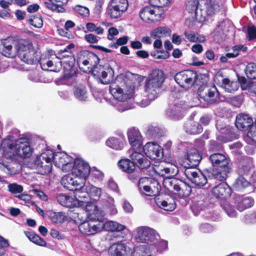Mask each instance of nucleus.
Returning <instances> with one entry per match:
<instances>
[{
    "label": "nucleus",
    "instance_id": "f257e3e1",
    "mask_svg": "<svg viewBox=\"0 0 256 256\" xmlns=\"http://www.w3.org/2000/svg\"><path fill=\"white\" fill-rule=\"evenodd\" d=\"M99 61L98 56L92 52H84L78 58V63L80 69L87 72L92 71L94 76L103 84L110 82L114 74L112 69L108 66L97 65Z\"/></svg>",
    "mask_w": 256,
    "mask_h": 256
},
{
    "label": "nucleus",
    "instance_id": "f03ea898",
    "mask_svg": "<svg viewBox=\"0 0 256 256\" xmlns=\"http://www.w3.org/2000/svg\"><path fill=\"white\" fill-rule=\"evenodd\" d=\"M138 78V75L130 72L118 75L110 86V93L119 102H128L133 98Z\"/></svg>",
    "mask_w": 256,
    "mask_h": 256
},
{
    "label": "nucleus",
    "instance_id": "7ed1b4c3",
    "mask_svg": "<svg viewBox=\"0 0 256 256\" xmlns=\"http://www.w3.org/2000/svg\"><path fill=\"white\" fill-rule=\"evenodd\" d=\"M164 80V74L162 70L158 69L152 70L145 85V93L147 98L142 100L141 106H146L158 96Z\"/></svg>",
    "mask_w": 256,
    "mask_h": 256
},
{
    "label": "nucleus",
    "instance_id": "20e7f679",
    "mask_svg": "<svg viewBox=\"0 0 256 256\" xmlns=\"http://www.w3.org/2000/svg\"><path fill=\"white\" fill-rule=\"evenodd\" d=\"M209 159L213 166L211 171L212 178L220 181L225 180L230 172V168L228 166V158L223 154L216 153L212 154Z\"/></svg>",
    "mask_w": 256,
    "mask_h": 256
},
{
    "label": "nucleus",
    "instance_id": "39448f33",
    "mask_svg": "<svg viewBox=\"0 0 256 256\" xmlns=\"http://www.w3.org/2000/svg\"><path fill=\"white\" fill-rule=\"evenodd\" d=\"M54 162V151L46 149L37 155L34 161V166L38 172L42 174L50 173L52 170Z\"/></svg>",
    "mask_w": 256,
    "mask_h": 256
},
{
    "label": "nucleus",
    "instance_id": "423d86ee",
    "mask_svg": "<svg viewBox=\"0 0 256 256\" xmlns=\"http://www.w3.org/2000/svg\"><path fill=\"white\" fill-rule=\"evenodd\" d=\"M164 188L174 192L180 197L188 196L192 191L191 188L184 182L174 178L168 177L163 180Z\"/></svg>",
    "mask_w": 256,
    "mask_h": 256
},
{
    "label": "nucleus",
    "instance_id": "0eeeda50",
    "mask_svg": "<svg viewBox=\"0 0 256 256\" xmlns=\"http://www.w3.org/2000/svg\"><path fill=\"white\" fill-rule=\"evenodd\" d=\"M18 56L20 59L28 64H33L38 60L39 55L33 48L32 43L25 40H20Z\"/></svg>",
    "mask_w": 256,
    "mask_h": 256
},
{
    "label": "nucleus",
    "instance_id": "6e6552de",
    "mask_svg": "<svg viewBox=\"0 0 256 256\" xmlns=\"http://www.w3.org/2000/svg\"><path fill=\"white\" fill-rule=\"evenodd\" d=\"M186 10L194 14L200 21H204L208 16V4L207 0H191L186 4Z\"/></svg>",
    "mask_w": 256,
    "mask_h": 256
},
{
    "label": "nucleus",
    "instance_id": "1a4fd4ad",
    "mask_svg": "<svg viewBox=\"0 0 256 256\" xmlns=\"http://www.w3.org/2000/svg\"><path fill=\"white\" fill-rule=\"evenodd\" d=\"M134 237L137 242L142 243L156 242L160 240V235L157 232L146 226L137 228L134 231Z\"/></svg>",
    "mask_w": 256,
    "mask_h": 256
},
{
    "label": "nucleus",
    "instance_id": "9d476101",
    "mask_svg": "<svg viewBox=\"0 0 256 256\" xmlns=\"http://www.w3.org/2000/svg\"><path fill=\"white\" fill-rule=\"evenodd\" d=\"M206 78L205 75L198 76L197 74L192 70H188L177 73L175 76L176 82L182 88L188 89L194 86L198 79Z\"/></svg>",
    "mask_w": 256,
    "mask_h": 256
},
{
    "label": "nucleus",
    "instance_id": "9b49d317",
    "mask_svg": "<svg viewBox=\"0 0 256 256\" xmlns=\"http://www.w3.org/2000/svg\"><path fill=\"white\" fill-rule=\"evenodd\" d=\"M70 170L72 175L78 178L85 185L86 180L90 172L88 164L82 158H76L73 162Z\"/></svg>",
    "mask_w": 256,
    "mask_h": 256
},
{
    "label": "nucleus",
    "instance_id": "f8f14e48",
    "mask_svg": "<svg viewBox=\"0 0 256 256\" xmlns=\"http://www.w3.org/2000/svg\"><path fill=\"white\" fill-rule=\"evenodd\" d=\"M138 188L140 192L146 196H156L160 192V186L152 178H142L139 180Z\"/></svg>",
    "mask_w": 256,
    "mask_h": 256
},
{
    "label": "nucleus",
    "instance_id": "ddd939ff",
    "mask_svg": "<svg viewBox=\"0 0 256 256\" xmlns=\"http://www.w3.org/2000/svg\"><path fill=\"white\" fill-rule=\"evenodd\" d=\"M62 186L66 188L74 191V195L78 198H84L85 195L81 196L82 189L84 188V184L80 182L78 178L72 174L64 176L61 180Z\"/></svg>",
    "mask_w": 256,
    "mask_h": 256
},
{
    "label": "nucleus",
    "instance_id": "4468645a",
    "mask_svg": "<svg viewBox=\"0 0 256 256\" xmlns=\"http://www.w3.org/2000/svg\"><path fill=\"white\" fill-rule=\"evenodd\" d=\"M128 6V0H110L106 10L108 15L112 19L120 18Z\"/></svg>",
    "mask_w": 256,
    "mask_h": 256
},
{
    "label": "nucleus",
    "instance_id": "2eb2a0df",
    "mask_svg": "<svg viewBox=\"0 0 256 256\" xmlns=\"http://www.w3.org/2000/svg\"><path fill=\"white\" fill-rule=\"evenodd\" d=\"M74 48V44H70L64 49L60 50L56 56V60H61L59 62L62 64V66H63L64 68H66L70 70L74 66V58L72 52V49Z\"/></svg>",
    "mask_w": 256,
    "mask_h": 256
},
{
    "label": "nucleus",
    "instance_id": "dca6fc26",
    "mask_svg": "<svg viewBox=\"0 0 256 256\" xmlns=\"http://www.w3.org/2000/svg\"><path fill=\"white\" fill-rule=\"evenodd\" d=\"M74 158L64 152H54V162L64 172H70L73 166Z\"/></svg>",
    "mask_w": 256,
    "mask_h": 256
},
{
    "label": "nucleus",
    "instance_id": "f3484780",
    "mask_svg": "<svg viewBox=\"0 0 256 256\" xmlns=\"http://www.w3.org/2000/svg\"><path fill=\"white\" fill-rule=\"evenodd\" d=\"M20 40H16L12 38H8L2 40L1 53L8 58H14L18 54L19 49Z\"/></svg>",
    "mask_w": 256,
    "mask_h": 256
},
{
    "label": "nucleus",
    "instance_id": "a211bd4d",
    "mask_svg": "<svg viewBox=\"0 0 256 256\" xmlns=\"http://www.w3.org/2000/svg\"><path fill=\"white\" fill-rule=\"evenodd\" d=\"M82 206H84L86 216L90 220L97 222L103 221L102 212L94 202H84V204Z\"/></svg>",
    "mask_w": 256,
    "mask_h": 256
},
{
    "label": "nucleus",
    "instance_id": "6ab92c4d",
    "mask_svg": "<svg viewBox=\"0 0 256 256\" xmlns=\"http://www.w3.org/2000/svg\"><path fill=\"white\" fill-rule=\"evenodd\" d=\"M184 172L186 178L196 186H202L207 183L206 177L194 168H186Z\"/></svg>",
    "mask_w": 256,
    "mask_h": 256
},
{
    "label": "nucleus",
    "instance_id": "aec40b11",
    "mask_svg": "<svg viewBox=\"0 0 256 256\" xmlns=\"http://www.w3.org/2000/svg\"><path fill=\"white\" fill-rule=\"evenodd\" d=\"M144 153L152 160H159L162 156V149L157 143L154 142H148L143 147Z\"/></svg>",
    "mask_w": 256,
    "mask_h": 256
},
{
    "label": "nucleus",
    "instance_id": "412c9836",
    "mask_svg": "<svg viewBox=\"0 0 256 256\" xmlns=\"http://www.w3.org/2000/svg\"><path fill=\"white\" fill-rule=\"evenodd\" d=\"M140 150L137 149L130 150L129 152L131 153L130 156L135 166H136L140 168H146L150 166V162Z\"/></svg>",
    "mask_w": 256,
    "mask_h": 256
},
{
    "label": "nucleus",
    "instance_id": "4be33fe9",
    "mask_svg": "<svg viewBox=\"0 0 256 256\" xmlns=\"http://www.w3.org/2000/svg\"><path fill=\"white\" fill-rule=\"evenodd\" d=\"M101 222L95 221H84L78 226L80 232L86 234H94L102 230Z\"/></svg>",
    "mask_w": 256,
    "mask_h": 256
},
{
    "label": "nucleus",
    "instance_id": "5701e85b",
    "mask_svg": "<svg viewBox=\"0 0 256 256\" xmlns=\"http://www.w3.org/2000/svg\"><path fill=\"white\" fill-rule=\"evenodd\" d=\"M78 198V196L73 198L62 194L56 197L58 202L66 207H79L84 206V202Z\"/></svg>",
    "mask_w": 256,
    "mask_h": 256
},
{
    "label": "nucleus",
    "instance_id": "b1692460",
    "mask_svg": "<svg viewBox=\"0 0 256 256\" xmlns=\"http://www.w3.org/2000/svg\"><path fill=\"white\" fill-rule=\"evenodd\" d=\"M128 137L130 144L133 150L142 149V136L138 130L135 128H132L128 131Z\"/></svg>",
    "mask_w": 256,
    "mask_h": 256
},
{
    "label": "nucleus",
    "instance_id": "393cba45",
    "mask_svg": "<svg viewBox=\"0 0 256 256\" xmlns=\"http://www.w3.org/2000/svg\"><path fill=\"white\" fill-rule=\"evenodd\" d=\"M212 192L217 198H226L230 196L232 190L226 183L222 182L216 186Z\"/></svg>",
    "mask_w": 256,
    "mask_h": 256
},
{
    "label": "nucleus",
    "instance_id": "a878e982",
    "mask_svg": "<svg viewBox=\"0 0 256 256\" xmlns=\"http://www.w3.org/2000/svg\"><path fill=\"white\" fill-rule=\"evenodd\" d=\"M202 156L194 148L190 149L188 151L185 160L188 166H184L186 168H194L198 164Z\"/></svg>",
    "mask_w": 256,
    "mask_h": 256
},
{
    "label": "nucleus",
    "instance_id": "bb28decb",
    "mask_svg": "<svg viewBox=\"0 0 256 256\" xmlns=\"http://www.w3.org/2000/svg\"><path fill=\"white\" fill-rule=\"evenodd\" d=\"M164 164L161 162L154 166V170L158 176H164L166 174L174 175L178 172V168L176 166L170 165L167 167L164 166Z\"/></svg>",
    "mask_w": 256,
    "mask_h": 256
},
{
    "label": "nucleus",
    "instance_id": "cd10ccee",
    "mask_svg": "<svg viewBox=\"0 0 256 256\" xmlns=\"http://www.w3.org/2000/svg\"><path fill=\"white\" fill-rule=\"evenodd\" d=\"M40 64L43 70L52 72L59 71L62 66V64L59 62L58 60L56 59V57L52 58V60L49 58L42 60Z\"/></svg>",
    "mask_w": 256,
    "mask_h": 256
},
{
    "label": "nucleus",
    "instance_id": "c85d7f7f",
    "mask_svg": "<svg viewBox=\"0 0 256 256\" xmlns=\"http://www.w3.org/2000/svg\"><path fill=\"white\" fill-rule=\"evenodd\" d=\"M235 124L238 130H242L253 125L252 120L248 115L240 114L236 116Z\"/></svg>",
    "mask_w": 256,
    "mask_h": 256
},
{
    "label": "nucleus",
    "instance_id": "c756f323",
    "mask_svg": "<svg viewBox=\"0 0 256 256\" xmlns=\"http://www.w3.org/2000/svg\"><path fill=\"white\" fill-rule=\"evenodd\" d=\"M140 16L144 22H151L157 20L158 16L152 6H146L140 12Z\"/></svg>",
    "mask_w": 256,
    "mask_h": 256
},
{
    "label": "nucleus",
    "instance_id": "7c9ffc66",
    "mask_svg": "<svg viewBox=\"0 0 256 256\" xmlns=\"http://www.w3.org/2000/svg\"><path fill=\"white\" fill-rule=\"evenodd\" d=\"M184 130L188 134L196 135L202 132L203 128L200 122L190 121L184 124Z\"/></svg>",
    "mask_w": 256,
    "mask_h": 256
},
{
    "label": "nucleus",
    "instance_id": "2f4dec72",
    "mask_svg": "<svg viewBox=\"0 0 256 256\" xmlns=\"http://www.w3.org/2000/svg\"><path fill=\"white\" fill-rule=\"evenodd\" d=\"M184 109L182 104H175L167 110L166 114L172 119L178 120L183 116Z\"/></svg>",
    "mask_w": 256,
    "mask_h": 256
},
{
    "label": "nucleus",
    "instance_id": "473e14b6",
    "mask_svg": "<svg viewBox=\"0 0 256 256\" xmlns=\"http://www.w3.org/2000/svg\"><path fill=\"white\" fill-rule=\"evenodd\" d=\"M73 93L75 98L79 101L86 102L88 100V92L86 87L83 85L74 86Z\"/></svg>",
    "mask_w": 256,
    "mask_h": 256
},
{
    "label": "nucleus",
    "instance_id": "72a5a7b5",
    "mask_svg": "<svg viewBox=\"0 0 256 256\" xmlns=\"http://www.w3.org/2000/svg\"><path fill=\"white\" fill-rule=\"evenodd\" d=\"M64 76L62 80L64 84L72 86L76 83V70L74 66L70 68H64Z\"/></svg>",
    "mask_w": 256,
    "mask_h": 256
},
{
    "label": "nucleus",
    "instance_id": "f704fd0d",
    "mask_svg": "<svg viewBox=\"0 0 256 256\" xmlns=\"http://www.w3.org/2000/svg\"><path fill=\"white\" fill-rule=\"evenodd\" d=\"M101 224L102 230L104 229L110 232H121L126 228L125 226L112 220L108 221L104 223L102 221Z\"/></svg>",
    "mask_w": 256,
    "mask_h": 256
},
{
    "label": "nucleus",
    "instance_id": "c9c22d12",
    "mask_svg": "<svg viewBox=\"0 0 256 256\" xmlns=\"http://www.w3.org/2000/svg\"><path fill=\"white\" fill-rule=\"evenodd\" d=\"M236 206L238 210L242 212L246 208L251 207L254 204V200L250 198H242L241 196H236Z\"/></svg>",
    "mask_w": 256,
    "mask_h": 256
},
{
    "label": "nucleus",
    "instance_id": "e433bc0d",
    "mask_svg": "<svg viewBox=\"0 0 256 256\" xmlns=\"http://www.w3.org/2000/svg\"><path fill=\"white\" fill-rule=\"evenodd\" d=\"M154 246L151 245H142L138 246L136 252L139 254V256H151L156 255V250Z\"/></svg>",
    "mask_w": 256,
    "mask_h": 256
},
{
    "label": "nucleus",
    "instance_id": "4c0bfd02",
    "mask_svg": "<svg viewBox=\"0 0 256 256\" xmlns=\"http://www.w3.org/2000/svg\"><path fill=\"white\" fill-rule=\"evenodd\" d=\"M84 189L86 190V192H83L82 191L80 195H85L84 198H86L88 194H90L91 196L98 198L102 193V190L101 188L96 187L92 184L87 185L86 188H84L82 190Z\"/></svg>",
    "mask_w": 256,
    "mask_h": 256
},
{
    "label": "nucleus",
    "instance_id": "58836bf2",
    "mask_svg": "<svg viewBox=\"0 0 256 256\" xmlns=\"http://www.w3.org/2000/svg\"><path fill=\"white\" fill-rule=\"evenodd\" d=\"M171 30L167 27L160 26L157 28L150 32V36L154 38H160L170 36Z\"/></svg>",
    "mask_w": 256,
    "mask_h": 256
},
{
    "label": "nucleus",
    "instance_id": "ea45409f",
    "mask_svg": "<svg viewBox=\"0 0 256 256\" xmlns=\"http://www.w3.org/2000/svg\"><path fill=\"white\" fill-rule=\"evenodd\" d=\"M118 165L122 171L128 173L132 172L135 169V166L132 161L127 158L119 160Z\"/></svg>",
    "mask_w": 256,
    "mask_h": 256
},
{
    "label": "nucleus",
    "instance_id": "a19ab883",
    "mask_svg": "<svg viewBox=\"0 0 256 256\" xmlns=\"http://www.w3.org/2000/svg\"><path fill=\"white\" fill-rule=\"evenodd\" d=\"M222 83V87L227 92H233L238 88V83L236 81H231L229 79L225 78Z\"/></svg>",
    "mask_w": 256,
    "mask_h": 256
},
{
    "label": "nucleus",
    "instance_id": "79ce46f5",
    "mask_svg": "<svg viewBox=\"0 0 256 256\" xmlns=\"http://www.w3.org/2000/svg\"><path fill=\"white\" fill-rule=\"evenodd\" d=\"M106 144L108 147L116 150H122L124 144V142L123 141L115 137H112L108 138L106 141Z\"/></svg>",
    "mask_w": 256,
    "mask_h": 256
},
{
    "label": "nucleus",
    "instance_id": "37998d69",
    "mask_svg": "<svg viewBox=\"0 0 256 256\" xmlns=\"http://www.w3.org/2000/svg\"><path fill=\"white\" fill-rule=\"evenodd\" d=\"M253 166L252 161L250 158L242 162L239 166L238 172L240 174H248Z\"/></svg>",
    "mask_w": 256,
    "mask_h": 256
},
{
    "label": "nucleus",
    "instance_id": "c03bdc74",
    "mask_svg": "<svg viewBox=\"0 0 256 256\" xmlns=\"http://www.w3.org/2000/svg\"><path fill=\"white\" fill-rule=\"evenodd\" d=\"M245 141L250 144H256V124L250 127L247 135L244 136Z\"/></svg>",
    "mask_w": 256,
    "mask_h": 256
},
{
    "label": "nucleus",
    "instance_id": "a18cd8bd",
    "mask_svg": "<svg viewBox=\"0 0 256 256\" xmlns=\"http://www.w3.org/2000/svg\"><path fill=\"white\" fill-rule=\"evenodd\" d=\"M50 216L51 220L57 224H62L67 219L66 215L62 212H52Z\"/></svg>",
    "mask_w": 256,
    "mask_h": 256
},
{
    "label": "nucleus",
    "instance_id": "49530a36",
    "mask_svg": "<svg viewBox=\"0 0 256 256\" xmlns=\"http://www.w3.org/2000/svg\"><path fill=\"white\" fill-rule=\"evenodd\" d=\"M153 246H154L156 250V254L157 253H162L166 250L168 248V242L160 239L156 240V242H152Z\"/></svg>",
    "mask_w": 256,
    "mask_h": 256
},
{
    "label": "nucleus",
    "instance_id": "de8ad7c7",
    "mask_svg": "<svg viewBox=\"0 0 256 256\" xmlns=\"http://www.w3.org/2000/svg\"><path fill=\"white\" fill-rule=\"evenodd\" d=\"M157 204L161 208L166 211H172L176 208L174 200L170 199L168 200H160L157 202Z\"/></svg>",
    "mask_w": 256,
    "mask_h": 256
},
{
    "label": "nucleus",
    "instance_id": "09e8293b",
    "mask_svg": "<svg viewBox=\"0 0 256 256\" xmlns=\"http://www.w3.org/2000/svg\"><path fill=\"white\" fill-rule=\"evenodd\" d=\"M26 236L28 239L35 244L42 246H46V242L39 236L32 232H28Z\"/></svg>",
    "mask_w": 256,
    "mask_h": 256
},
{
    "label": "nucleus",
    "instance_id": "8fccbe9b",
    "mask_svg": "<svg viewBox=\"0 0 256 256\" xmlns=\"http://www.w3.org/2000/svg\"><path fill=\"white\" fill-rule=\"evenodd\" d=\"M246 74L247 76L250 79H256V64L249 63L246 68Z\"/></svg>",
    "mask_w": 256,
    "mask_h": 256
},
{
    "label": "nucleus",
    "instance_id": "3c124183",
    "mask_svg": "<svg viewBox=\"0 0 256 256\" xmlns=\"http://www.w3.org/2000/svg\"><path fill=\"white\" fill-rule=\"evenodd\" d=\"M220 10V5L216 0H209V16L218 12Z\"/></svg>",
    "mask_w": 256,
    "mask_h": 256
},
{
    "label": "nucleus",
    "instance_id": "603ef678",
    "mask_svg": "<svg viewBox=\"0 0 256 256\" xmlns=\"http://www.w3.org/2000/svg\"><path fill=\"white\" fill-rule=\"evenodd\" d=\"M86 28L90 32H94L97 34H102L104 32V29L101 26H98L92 22H88L86 24Z\"/></svg>",
    "mask_w": 256,
    "mask_h": 256
},
{
    "label": "nucleus",
    "instance_id": "864d4df0",
    "mask_svg": "<svg viewBox=\"0 0 256 256\" xmlns=\"http://www.w3.org/2000/svg\"><path fill=\"white\" fill-rule=\"evenodd\" d=\"M249 185V182L247 180L242 176H240L235 181L234 184V188L238 190L247 187Z\"/></svg>",
    "mask_w": 256,
    "mask_h": 256
},
{
    "label": "nucleus",
    "instance_id": "5fc2aeb1",
    "mask_svg": "<svg viewBox=\"0 0 256 256\" xmlns=\"http://www.w3.org/2000/svg\"><path fill=\"white\" fill-rule=\"evenodd\" d=\"M233 52H228L226 54V56L228 58H234L238 56V51L241 50L245 52L247 50V48L242 45H238L232 48Z\"/></svg>",
    "mask_w": 256,
    "mask_h": 256
},
{
    "label": "nucleus",
    "instance_id": "6e6d98bb",
    "mask_svg": "<svg viewBox=\"0 0 256 256\" xmlns=\"http://www.w3.org/2000/svg\"><path fill=\"white\" fill-rule=\"evenodd\" d=\"M121 256H132L134 250L130 246L122 243H118Z\"/></svg>",
    "mask_w": 256,
    "mask_h": 256
},
{
    "label": "nucleus",
    "instance_id": "4d7b16f0",
    "mask_svg": "<svg viewBox=\"0 0 256 256\" xmlns=\"http://www.w3.org/2000/svg\"><path fill=\"white\" fill-rule=\"evenodd\" d=\"M198 94L200 98L204 101L207 102L208 100V88L207 86L206 81L204 83L202 86L199 88Z\"/></svg>",
    "mask_w": 256,
    "mask_h": 256
},
{
    "label": "nucleus",
    "instance_id": "13d9d810",
    "mask_svg": "<svg viewBox=\"0 0 256 256\" xmlns=\"http://www.w3.org/2000/svg\"><path fill=\"white\" fill-rule=\"evenodd\" d=\"M28 22L32 26L37 28H40L43 26V21L40 15L34 16L32 18H30Z\"/></svg>",
    "mask_w": 256,
    "mask_h": 256
},
{
    "label": "nucleus",
    "instance_id": "bf43d9fd",
    "mask_svg": "<svg viewBox=\"0 0 256 256\" xmlns=\"http://www.w3.org/2000/svg\"><path fill=\"white\" fill-rule=\"evenodd\" d=\"M118 243L112 245L108 249L110 256H121L120 250H119Z\"/></svg>",
    "mask_w": 256,
    "mask_h": 256
},
{
    "label": "nucleus",
    "instance_id": "052dcab7",
    "mask_svg": "<svg viewBox=\"0 0 256 256\" xmlns=\"http://www.w3.org/2000/svg\"><path fill=\"white\" fill-rule=\"evenodd\" d=\"M150 4L155 7H164L170 2V0H149Z\"/></svg>",
    "mask_w": 256,
    "mask_h": 256
},
{
    "label": "nucleus",
    "instance_id": "680f3d73",
    "mask_svg": "<svg viewBox=\"0 0 256 256\" xmlns=\"http://www.w3.org/2000/svg\"><path fill=\"white\" fill-rule=\"evenodd\" d=\"M8 190L12 194L20 193L23 190V188L21 185L14 183L8 185Z\"/></svg>",
    "mask_w": 256,
    "mask_h": 256
},
{
    "label": "nucleus",
    "instance_id": "e2e57ef3",
    "mask_svg": "<svg viewBox=\"0 0 256 256\" xmlns=\"http://www.w3.org/2000/svg\"><path fill=\"white\" fill-rule=\"evenodd\" d=\"M222 206L224 210L229 216L232 218L236 216V212L231 205L226 203L222 205Z\"/></svg>",
    "mask_w": 256,
    "mask_h": 256
},
{
    "label": "nucleus",
    "instance_id": "0e129e2a",
    "mask_svg": "<svg viewBox=\"0 0 256 256\" xmlns=\"http://www.w3.org/2000/svg\"><path fill=\"white\" fill-rule=\"evenodd\" d=\"M74 10L76 12L81 16H86L89 15V10L86 7L77 5L75 6Z\"/></svg>",
    "mask_w": 256,
    "mask_h": 256
},
{
    "label": "nucleus",
    "instance_id": "69168bd1",
    "mask_svg": "<svg viewBox=\"0 0 256 256\" xmlns=\"http://www.w3.org/2000/svg\"><path fill=\"white\" fill-rule=\"evenodd\" d=\"M219 101L218 92L217 91H209V104L218 102Z\"/></svg>",
    "mask_w": 256,
    "mask_h": 256
},
{
    "label": "nucleus",
    "instance_id": "338daca9",
    "mask_svg": "<svg viewBox=\"0 0 256 256\" xmlns=\"http://www.w3.org/2000/svg\"><path fill=\"white\" fill-rule=\"evenodd\" d=\"M28 78L34 82H40V76L39 72L38 70L30 72L28 75Z\"/></svg>",
    "mask_w": 256,
    "mask_h": 256
},
{
    "label": "nucleus",
    "instance_id": "774afa93",
    "mask_svg": "<svg viewBox=\"0 0 256 256\" xmlns=\"http://www.w3.org/2000/svg\"><path fill=\"white\" fill-rule=\"evenodd\" d=\"M82 212H71L70 214V216L76 222H84V218L82 216Z\"/></svg>",
    "mask_w": 256,
    "mask_h": 256
}]
</instances>
